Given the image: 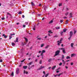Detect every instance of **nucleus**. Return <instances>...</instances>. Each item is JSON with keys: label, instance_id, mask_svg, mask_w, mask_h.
I'll return each instance as SVG.
<instances>
[{"label": "nucleus", "instance_id": "58836bf2", "mask_svg": "<svg viewBox=\"0 0 77 77\" xmlns=\"http://www.w3.org/2000/svg\"><path fill=\"white\" fill-rule=\"evenodd\" d=\"M61 74H62V73H60L59 74V75H58V77H60V75H61Z\"/></svg>", "mask_w": 77, "mask_h": 77}, {"label": "nucleus", "instance_id": "6ab92c4d", "mask_svg": "<svg viewBox=\"0 0 77 77\" xmlns=\"http://www.w3.org/2000/svg\"><path fill=\"white\" fill-rule=\"evenodd\" d=\"M44 44H43L41 45L40 47H41L42 48V47H44Z\"/></svg>", "mask_w": 77, "mask_h": 77}, {"label": "nucleus", "instance_id": "864d4df0", "mask_svg": "<svg viewBox=\"0 0 77 77\" xmlns=\"http://www.w3.org/2000/svg\"><path fill=\"white\" fill-rule=\"evenodd\" d=\"M62 6V3H60L59 4V6Z\"/></svg>", "mask_w": 77, "mask_h": 77}, {"label": "nucleus", "instance_id": "2eb2a0df", "mask_svg": "<svg viewBox=\"0 0 77 77\" xmlns=\"http://www.w3.org/2000/svg\"><path fill=\"white\" fill-rule=\"evenodd\" d=\"M56 66H54L52 67V69L53 70H54V68H56Z\"/></svg>", "mask_w": 77, "mask_h": 77}, {"label": "nucleus", "instance_id": "f257e3e1", "mask_svg": "<svg viewBox=\"0 0 77 77\" xmlns=\"http://www.w3.org/2000/svg\"><path fill=\"white\" fill-rule=\"evenodd\" d=\"M20 72V69L18 68H17L16 69V74H18Z\"/></svg>", "mask_w": 77, "mask_h": 77}, {"label": "nucleus", "instance_id": "dca6fc26", "mask_svg": "<svg viewBox=\"0 0 77 77\" xmlns=\"http://www.w3.org/2000/svg\"><path fill=\"white\" fill-rule=\"evenodd\" d=\"M44 10H45H45H46V9H47V7L46 6H44Z\"/></svg>", "mask_w": 77, "mask_h": 77}, {"label": "nucleus", "instance_id": "37998d69", "mask_svg": "<svg viewBox=\"0 0 77 77\" xmlns=\"http://www.w3.org/2000/svg\"><path fill=\"white\" fill-rule=\"evenodd\" d=\"M63 31H62L61 32H60V35H62L63 34Z\"/></svg>", "mask_w": 77, "mask_h": 77}, {"label": "nucleus", "instance_id": "ddd939ff", "mask_svg": "<svg viewBox=\"0 0 77 77\" xmlns=\"http://www.w3.org/2000/svg\"><path fill=\"white\" fill-rule=\"evenodd\" d=\"M53 20H51V21H50L49 23V24H51L52 23H53Z\"/></svg>", "mask_w": 77, "mask_h": 77}, {"label": "nucleus", "instance_id": "a878e982", "mask_svg": "<svg viewBox=\"0 0 77 77\" xmlns=\"http://www.w3.org/2000/svg\"><path fill=\"white\" fill-rule=\"evenodd\" d=\"M35 29H36V26H34V27L33 28V30H35Z\"/></svg>", "mask_w": 77, "mask_h": 77}, {"label": "nucleus", "instance_id": "9d476101", "mask_svg": "<svg viewBox=\"0 0 77 77\" xmlns=\"http://www.w3.org/2000/svg\"><path fill=\"white\" fill-rule=\"evenodd\" d=\"M2 36H4L5 38H8V36L5 35V34H3L2 35Z\"/></svg>", "mask_w": 77, "mask_h": 77}, {"label": "nucleus", "instance_id": "0eeeda50", "mask_svg": "<svg viewBox=\"0 0 77 77\" xmlns=\"http://www.w3.org/2000/svg\"><path fill=\"white\" fill-rule=\"evenodd\" d=\"M45 67L44 66H41V67L39 68L38 69V70H40V69H42V68H44Z\"/></svg>", "mask_w": 77, "mask_h": 77}, {"label": "nucleus", "instance_id": "a19ab883", "mask_svg": "<svg viewBox=\"0 0 77 77\" xmlns=\"http://www.w3.org/2000/svg\"><path fill=\"white\" fill-rule=\"evenodd\" d=\"M63 20H60V23H63Z\"/></svg>", "mask_w": 77, "mask_h": 77}, {"label": "nucleus", "instance_id": "f8f14e48", "mask_svg": "<svg viewBox=\"0 0 77 77\" xmlns=\"http://www.w3.org/2000/svg\"><path fill=\"white\" fill-rule=\"evenodd\" d=\"M24 74H28V72H26V71L24 70L23 72Z\"/></svg>", "mask_w": 77, "mask_h": 77}, {"label": "nucleus", "instance_id": "bf43d9fd", "mask_svg": "<svg viewBox=\"0 0 77 77\" xmlns=\"http://www.w3.org/2000/svg\"><path fill=\"white\" fill-rule=\"evenodd\" d=\"M42 52V51H39V52H38V53H41V52Z\"/></svg>", "mask_w": 77, "mask_h": 77}, {"label": "nucleus", "instance_id": "774afa93", "mask_svg": "<svg viewBox=\"0 0 77 77\" xmlns=\"http://www.w3.org/2000/svg\"><path fill=\"white\" fill-rule=\"evenodd\" d=\"M39 35H38V36L37 37V38H39Z\"/></svg>", "mask_w": 77, "mask_h": 77}, {"label": "nucleus", "instance_id": "473e14b6", "mask_svg": "<svg viewBox=\"0 0 77 77\" xmlns=\"http://www.w3.org/2000/svg\"><path fill=\"white\" fill-rule=\"evenodd\" d=\"M42 39V38H37V40H41Z\"/></svg>", "mask_w": 77, "mask_h": 77}, {"label": "nucleus", "instance_id": "a211bd4d", "mask_svg": "<svg viewBox=\"0 0 77 77\" xmlns=\"http://www.w3.org/2000/svg\"><path fill=\"white\" fill-rule=\"evenodd\" d=\"M14 75V72H12L11 74V76H12V77H13Z\"/></svg>", "mask_w": 77, "mask_h": 77}, {"label": "nucleus", "instance_id": "393cba45", "mask_svg": "<svg viewBox=\"0 0 77 77\" xmlns=\"http://www.w3.org/2000/svg\"><path fill=\"white\" fill-rule=\"evenodd\" d=\"M7 15H9V16H11V14L9 13H7Z\"/></svg>", "mask_w": 77, "mask_h": 77}, {"label": "nucleus", "instance_id": "c85d7f7f", "mask_svg": "<svg viewBox=\"0 0 77 77\" xmlns=\"http://www.w3.org/2000/svg\"><path fill=\"white\" fill-rule=\"evenodd\" d=\"M66 29L63 30V32H66Z\"/></svg>", "mask_w": 77, "mask_h": 77}, {"label": "nucleus", "instance_id": "4468645a", "mask_svg": "<svg viewBox=\"0 0 77 77\" xmlns=\"http://www.w3.org/2000/svg\"><path fill=\"white\" fill-rule=\"evenodd\" d=\"M75 56V54H73L71 55V57H73V56Z\"/></svg>", "mask_w": 77, "mask_h": 77}, {"label": "nucleus", "instance_id": "09e8293b", "mask_svg": "<svg viewBox=\"0 0 77 77\" xmlns=\"http://www.w3.org/2000/svg\"><path fill=\"white\" fill-rule=\"evenodd\" d=\"M58 37V36H57V35H55L54 36V38H57V37Z\"/></svg>", "mask_w": 77, "mask_h": 77}, {"label": "nucleus", "instance_id": "f704fd0d", "mask_svg": "<svg viewBox=\"0 0 77 77\" xmlns=\"http://www.w3.org/2000/svg\"><path fill=\"white\" fill-rule=\"evenodd\" d=\"M42 53H45V50H43L42 51Z\"/></svg>", "mask_w": 77, "mask_h": 77}, {"label": "nucleus", "instance_id": "6e6d98bb", "mask_svg": "<svg viewBox=\"0 0 77 77\" xmlns=\"http://www.w3.org/2000/svg\"><path fill=\"white\" fill-rule=\"evenodd\" d=\"M26 27V25H23V27Z\"/></svg>", "mask_w": 77, "mask_h": 77}, {"label": "nucleus", "instance_id": "a18cd8bd", "mask_svg": "<svg viewBox=\"0 0 77 77\" xmlns=\"http://www.w3.org/2000/svg\"><path fill=\"white\" fill-rule=\"evenodd\" d=\"M26 44H27V43H26L24 42V44L23 43V44H22V45H26Z\"/></svg>", "mask_w": 77, "mask_h": 77}, {"label": "nucleus", "instance_id": "423d86ee", "mask_svg": "<svg viewBox=\"0 0 77 77\" xmlns=\"http://www.w3.org/2000/svg\"><path fill=\"white\" fill-rule=\"evenodd\" d=\"M15 35V34H10V35L9 36V39H11V38H12V35Z\"/></svg>", "mask_w": 77, "mask_h": 77}, {"label": "nucleus", "instance_id": "f03ea898", "mask_svg": "<svg viewBox=\"0 0 77 77\" xmlns=\"http://www.w3.org/2000/svg\"><path fill=\"white\" fill-rule=\"evenodd\" d=\"M62 38H61V39L60 41H57L58 43V45H60V44H61V42H62V41L63 40Z\"/></svg>", "mask_w": 77, "mask_h": 77}, {"label": "nucleus", "instance_id": "cd10ccee", "mask_svg": "<svg viewBox=\"0 0 77 77\" xmlns=\"http://www.w3.org/2000/svg\"><path fill=\"white\" fill-rule=\"evenodd\" d=\"M68 14H69V12H67V13H66L65 14L66 16H67V15H68Z\"/></svg>", "mask_w": 77, "mask_h": 77}, {"label": "nucleus", "instance_id": "e433bc0d", "mask_svg": "<svg viewBox=\"0 0 77 77\" xmlns=\"http://www.w3.org/2000/svg\"><path fill=\"white\" fill-rule=\"evenodd\" d=\"M12 45L13 46H14L15 45V43H12Z\"/></svg>", "mask_w": 77, "mask_h": 77}, {"label": "nucleus", "instance_id": "aec40b11", "mask_svg": "<svg viewBox=\"0 0 77 77\" xmlns=\"http://www.w3.org/2000/svg\"><path fill=\"white\" fill-rule=\"evenodd\" d=\"M69 21V20H66V24H68V22Z\"/></svg>", "mask_w": 77, "mask_h": 77}, {"label": "nucleus", "instance_id": "0e129e2a", "mask_svg": "<svg viewBox=\"0 0 77 77\" xmlns=\"http://www.w3.org/2000/svg\"><path fill=\"white\" fill-rule=\"evenodd\" d=\"M48 36H51V35H50V34H48Z\"/></svg>", "mask_w": 77, "mask_h": 77}, {"label": "nucleus", "instance_id": "5701e85b", "mask_svg": "<svg viewBox=\"0 0 77 77\" xmlns=\"http://www.w3.org/2000/svg\"><path fill=\"white\" fill-rule=\"evenodd\" d=\"M49 45H47L45 47V48L47 49V48H48V47H49Z\"/></svg>", "mask_w": 77, "mask_h": 77}, {"label": "nucleus", "instance_id": "79ce46f5", "mask_svg": "<svg viewBox=\"0 0 77 77\" xmlns=\"http://www.w3.org/2000/svg\"><path fill=\"white\" fill-rule=\"evenodd\" d=\"M62 65V63H60L59 64V65L60 66H61Z\"/></svg>", "mask_w": 77, "mask_h": 77}, {"label": "nucleus", "instance_id": "49530a36", "mask_svg": "<svg viewBox=\"0 0 77 77\" xmlns=\"http://www.w3.org/2000/svg\"><path fill=\"white\" fill-rule=\"evenodd\" d=\"M71 37H72V36H70V37L68 38V39L69 40H70V39H71Z\"/></svg>", "mask_w": 77, "mask_h": 77}, {"label": "nucleus", "instance_id": "338daca9", "mask_svg": "<svg viewBox=\"0 0 77 77\" xmlns=\"http://www.w3.org/2000/svg\"><path fill=\"white\" fill-rule=\"evenodd\" d=\"M66 11H68V10H69L68 8H66Z\"/></svg>", "mask_w": 77, "mask_h": 77}, {"label": "nucleus", "instance_id": "412c9836", "mask_svg": "<svg viewBox=\"0 0 77 77\" xmlns=\"http://www.w3.org/2000/svg\"><path fill=\"white\" fill-rule=\"evenodd\" d=\"M48 33L52 34L53 33V32H51V30H49L48 31Z\"/></svg>", "mask_w": 77, "mask_h": 77}, {"label": "nucleus", "instance_id": "c9c22d12", "mask_svg": "<svg viewBox=\"0 0 77 77\" xmlns=\"http://www.w3.org/2000/svg\"><path fill=\"white\" fill-rule=\"evenodd\" d=\"M22 14V12H21V11H20L19 12L18 14H19V15H20V14Z\"/></svg>", "mask_w": 77, "mask_h": 77}, {"label": "nucleus", "instance_id": "39448f33", "mask_svg": "<svg viewBox=\"0 0 77 77\" xmlns=\"http://www.w3.org/2000/svg\"><path fill=\"white\" fill-rule=\"evenodd\" d=\"M72 34H73V32H72V31L70 32V36H72Z\"/></svg>", "mask_w": 77, "mask_h": 77}, {"label": "nucleus", "instance_id": "69168bd1", "mask_svg": "<svg viewBox=\"0 0 77 77\" xmlns=\"http://www.w3.org/2000/svg\"><path fill=\"white\" fill-rule=\"evenodd\" d=\"M45 19V17H43L42 19V20H44Z\"/></svg>", "mask_w": 77, "mask_h": 77}, {"label": "nucleus", "instance_id": "1a4fd4ad", "mask_svg": "<svg viewBox=\"0 0 77 77\" xmlns=\"http://www.w3.org/2000/svg\"><path fill=\"white\" fill-rule=\"evenodd\" d=\"M24 38L26 41L25 43H26V44H27V42H28V40L27 39V38H26L25 37Z\"/></svg>", "mask_w": 77, "mask_h": 77}, {"label": "nucleus", "instance_id": "4c0bfd02", "mask_svg": "<svg viewBox=\"0 0 77 77\" xmlns=\"http://www.w3.org/2000/svg\"><path fill=\"white\" fill-rule=\"evenodd\" d=\"M18 38H16V42H18Z\"/></svg>", "mask_w": 77, "mask_h": 77}, {"label": "nucleus", "instance_id": "6e6552de", "mask_svg": "<svg viewBox=\"0 0 77 77\" xmlns=\"http://www.w3.org/2000/svg\"><path fill=\"white\" fill-rule=\"evenodd\" d=\"M70 17L69 18H72V13H70L69 14Z\"/></svg>", "mask_w": 77, "mask_h": 77}, {"label": "nucleus", "instance_id": "e2e57ef3", "mask_svg": "<svg viewBox=\"0 0 77 77\" xmlns=\"http://www.w3.org/2000/svg\"><path fill=\"white\" fill-rule=\"evenodd\" d=\"M24 17H25L24 15H22V18H24Z\"/></svg>", "mask_w": 77, "mask_h": 77}, {"label": "nucleus", "instance_id": "4d7b16f0", "mask_svg": "<svg viewBox=\"0 0 77 77\" xmlns=\"http://www.w3.org/2000/svg\"><path fill=\"white\" fill-rule=\"evenodd\" d=\"M5 19V17H2V20H4Z\"/></svg>", "mask_w": 77, "mask_h": 77}, {"label": "nucleus", "instance_id": "20e7f679", "mask_svg": "<svg viewBox=\"0 0 77 77\" xmlns=\"http://www.w3.org/2000/svg\"><path fill=\"white\" fill-rule=\"evenodd\" d=\"M60 53V51H59V50L55 52V56H57V55H59V54Z\"/></svg>", "mask_w": 77, "mask_h": 77}, {"label": "nucleus", "instance_id": "680f3d73", "mask_svg": "<svg viewBox=\"0 0 77 77\" xmlns=\"http://www.w3.org/2000/svg\"><path fill=\"white\" fill-rule=\"evenodd\" d=\"M25 24H26V25L28 24V23H27V22H26V23H25Z\"/></svg>", "mask_w": 77, "mask_h": 77}, {"label": "nucleus", "instance_id": "7c9ffc66", "mask_svg": "<svg viewBox=\"0 0 77 77\" xmlns=\"http://www.w3.org/2000/svg\"><path fill=\"white\" fill-rule=\"evenodd\" d=\"M55 29H60V27H55Z\"/></svg>", "mask_w": 77, "mask_h": 77}, {"label": "nucleus", "instance_id": "052dcab7", "mask_svg": "<svg viewBox=\"0 0 77 77\" xmlns=\"http://www.w3.org/2000/svg\"><path fill=\"white\" fill-rule=\"evenodd\" d=\"M3 62V60H0V62Z\"/></svg>", "mask_w": 77, "mask_h": 77}, {"label": "nucleus", "instance_id": "f3484780", "mask_svg": "<svg viewBox=\"0 0 77 77\" xmlns=\"http://www.w3.org/2000/svg\"><path fill=\"white\" fill-rule=\"evenodd\" d=\"M74 45V44L73 43H71V47L72 48L73 47V45Z\"/></svg>", "mask_w": 77, "mask_h": 77}, {"label": "nucleus", "instance_id": "9b49d317", "mask_svg": "<svg viewBox=\"0 0 77 77\" xmlns=\"http://www.w3.org/2000/svg\"><path fill=\"white\" fill-rule=\"evenodd\" d=\"M23 69H27V66H23Z\"/></svg>", "mask_w": 77, "mask_h": 77}, {"label": "nucleus", "instance_id": "2f4dec72", "mask_svg": "<svg viewBox=\"0 0 77 77\" xmlns=\"http://www.w3.org/2000/svg\"><path fill=\"white\" fill-rule=\"evenodd\" d=\"M64 55H62V59H64Z\"/></svg>", "mask_w": 77, "mask_h": 77}, {"label": "nucleus", "instance_id": "de8ad7c7", "mask_svg": "<svg viewBox=\"0 0 77 77\" xmlns=\"http://www.w3.org/2000/svg\"><path fill=\"white\" fill-rule=\"evenodd\" d=\"M48 75V73L47 74L45 75V77H47Z\"/></svg>", "mask_w": 77, "mask_h": 77}, {"label": "nucleus", "instance_id": "72a5a7b5", "mask_svg": "<svg viewBox=\"0 0 77 77\" xmlns=\"http://www.w3.org/2000/svg\"><path fill=\"white\" fill-rule=\"evenodd\" d=\"M39 63H40V64H41L42 63V60H41L39 62Z\"/></svg>", "mask_w": 77, "mask_h": 77}, {"label": "nucleus", "instance_id": "c756f323", "mask_svg": "<svg viewBox=\"0 0 77 77\" xmlns=\"http://www.w3.org/2000/svg\"><path fill=\"white\" fill-rule=\"evenodd\" d=\"M32 62H31L29 63H28L27 65H32Z\"/></svg>", "mask_w": 77, "mask_h": 77}, {"label": "nucleus", "instance_id": "3c124183", "mask_svg": "<svg viewBox=\"0 0 77 77\" xmlns=\"http://www.w3.org/2000/svg\"><path fill=\"white\" fill-rule=\"evenodd\" d=\"M76 33V31L75 30L74 31V34L75 35V33Z\"/></svg>", "mask_w": 77, "mask_h": 77}, {"label": "nucleus", "instance_id": "7ed1b4c3", "mask_svg": "<svg viewBox=\"0 0 77 77\" xmlns=\"http://www.w3.org/2000/svg\"><path fill=\"white\" fill-rule=\"evenodd\" d=\"M59 50H62L63 53V54H65V53H66V52L65 50V49L63 48H59Z\"/></svg>", "mask_w": 77, "mask_h": 77}, {"label": "nucleus", "instance_id": "4be33fe9", "mask_svg": "<svg viewBox=\"0 0 77 77\" xmlns=\"http://www.w3.org/2000/svg\"><path fill=\"white\" fill-rule=\"evenodd\" d=\"M71 58V57H70L68 56H67L66 57V59H70Z\"/></svg>", "mask_w": 77, "mask_h": 77}, {"label": "nucleus", "instance_id": "13d9d810", "mask_svg": "<svg viewBox=\"0 0 77 77\" xmlns=\"http://www.w3.org/2000/svg\"><path fill=\"white\" fill-rule=\"evenodd\" d=\"M51 68V67H49L48 68V69H50Z\"/></svg>", "mask_w": 77, "mask_h": 77}, {"label": "nucleus", "instance_id": "603ef678", "mask_svg": "<svg viewBox=\"0 0 77 77\" xmlns=\"http://www.w3.org/2000/svg\"><path fill=\"white\" fill-rule=\"evenodd\" d=\"M43 53L42 52V53H41V56H43L44 55H43Z\"/></svg>", "mask_w": 77, "mask_h": 77}, {"label": "nucleus", "instance_id": "5fc2aeb1", "mask_svg": "<svg viewBox=\"0 0 77 77\" xmlns=\"http://www.w3.org/2000/svg\"><path fill=\"white\" fill-rule=\"evenodd\" d=\"M66 69H68V67L67 66H65Z\"/></svg>", "mask_w": 77, "mask_h": 77}, {"label": "nucleus", "instance_id": "8fccbe9b", "mask_svg": "<svg viewBox=\"0 0 77 77\" xmlns=\"http://www.w3.org/2000/svg\"><path fill=\"white\" fill-rule=\"evenodd\" d=\"M22 66V63H21L20 65L19 66V67H21Z\"/></svg>", "mask_w": 77, "mask_h": 77}, {"label": "nucleus", "instance_id": "bb28decb", "mask_svg": "<svg viewBox=\"0 0 77 77\" xmlns=\"http://www.w3.org/2000/svg\"><path fill=\"white\" fill-rule=\"evenodd\" d=\"M51 60H52V59L51 58L50 59L48 60L49 62H50L51 61Z\"/></svg>", "mask_w": 77, "mask_h": 77}, {"label": "nucleus", "instance_id": "b1692460", "mask_svg": "<svg viewBox=\"0 0 77 77\" xmlns=\"http://www.w3.org/2000/svg\"><path fill=\"white\" fill-rule=\"evenodd\" d=\"M31 5H32L33 6H35V4H34V3H33V2H31Z\"/></svg>", "mask_w": 77, "mask_h": 77}, {"label": "nucleus", "instance_id": "ea45409f", "mask_svg": "<svg viewBox=\"0 0 77 77\" xmlns=\"http://www.w3.org/2000/svg\"><path fill=\"white\" fill-rule=\"evenodd\" d=\"M47 37H48V36H46L44 38V39H47Z\"/></svg>", "mask_w": 77, "mask_h": 77}, {"label": "nucleus", "instance_id": "c03bdc74", "mask_svg": "<svg viewBox=\"0 0 77 77\" xmlns=\"http://www.w3.org/2000/svg\"><path fill=\"white\" fill-rule=\"evenodd\" d=\"M26 60V59H24L23 60L21 61V62H23L24 61Z\"/></svg>", "mask_w": 77, "mask_h": 77}]
</instances>
